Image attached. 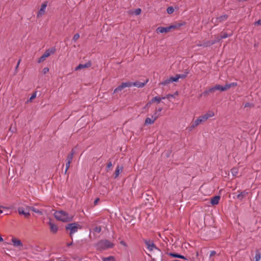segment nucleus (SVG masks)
Wrapping results in <instances>:
<instances>
[{
  "mask_svg": "<svg viewBox=\"0 0 261 261\" xmlns=\"http://www.w3.org/2000/svg\"><path fill=\"white\" fill-rule=\"evenodd\" d=\"M167 254H168L170 257H172L173 258H178L182 259H187V258L185 256L181 255L179 253H176V252H169V253L167 252Z\"/></svg>",
  "mask_w": 261,
  "mask_h": 261,
  "instance_id": "ddd939ff",
  "label": "nucleus"
},
{
  "mask_svg": "<svg viewBox=\"0 0 261 261\" xmlns=\"http://www.w3.org/2000/svg\"><path fill=\"white\" fill-rule=\"evenodd\" d=\"M56 51V49L55 47L46 49L44 53L38 59L37 62L40 63L43 62L46 58L55 53Z\"/></svg>",
  "mask_w": 261,
  "mask_h": 261,
  "instance_id": "20e7f679",
  "label": "nucleus"
},
{
  "mask_svg": "<svg viewBox=\"0 0 261 261\" xmlns=\"http://www.w3.org/2000/svg\"><path fill=\"white\" fill-rule=\"evenodd\" d=\"M152 118L153 119H151V118L149 117H147L145 120L144 125H148V124H153L154 121L157 119V116H151Z\"/></svg>",
  "mask_w": 261,
  "mask_h": 261,
  "instance_id": "a211bd4d",
  "label": "nucleus"
},
{
  "mask_svg": "<svg viewBox=\"0 0 261 261\" xmlns=\"http://www.w3.org/2000/svg\"><path fill=\"white\" fill-rule=\"evenodd\" d=\"M152 103L150 102V101H148L145 106L143 108V110H145L146 111H148L149 108L150 107Z\"/></svg>",
  "mask_w": 261,
  "mask_h": 261,
  "instance_id": "e433bc0d",
  "label": "nucleus"
},
{
  "mask_svg": "<svg viewBox=\"0 0 261 261\" xmlns=\"http://www.w3.org/2000/svg\"><path fill=\"white\" fill-rule=\"evenodd\" d=\"M142 12V10H141V9L140 8H137L135 10V11H134V13L136 15H139L141 14Z\"/></svg>",
  "mask_w": 261,
  "mask_h": 261,
  "instance_id": "37998d69",
  "label": "nucleus"
},
{
  "mask_svg": "<svg viewBox=\"0 0 261 261\" xmlns=\"http://www.w3.org/2000/svg\"><path fill=\"white\" fill-rule=\"evenodd\" d=\"M102 261H115V257L113 256H110L107 257H103Z\"/></svg>",
  "mask_w": 261,
  "mask_h": 261,
  "instance_id": "c756f323",
  "label": "nucleus"
},
{
  "mask_svg": "<svg viewBox=\"0 0 261 261\" xmlns=\"http://www.w3.org/2000/svg\"><path fill=\"white\" fill-rule=\"evenodd\" d=\"M99 201V198H96L94 201V204L95 205H96Z\"/></svg>",
  "mask_w": 261,
  "mask_h": 261,
  "instance_id": "864d4df0",
  "label": "nucleus"
},
{
  "mask_svg": "<svg viewBox=\"0 0 261 261\" xmlns=\"http://www.w3.org/2000/svg\"><path fill=\"white\" fill-rule=\"evenodd\" d=\"M185 24H186V22H184V21L181 22H175L174 23L171 24V25H169L170 31H171L172 30H178L180 27L185 25Z\"/></svg>",
  "mask_w": 261,
  "mask_h": 261,
  "instance_id": "1a4fd4ad",
  "label": "nucleus"
},
{
  "mask_svg": "<svg viewBox=\"0 0 261 261\" xmlns=\"http://www.w3.org/2000/svg\"><path fill=\"white\" fill-rule=\"evenodd\" d=\"M248 193V192L246 190H245L240 192V193L239 194L236 195V197L238 200L241 201L243 200L244 198H245L247 196Z\"/></svg>",
  "mask_w": 261,
  "mask_h": 261,
  "instance_id": "4468645a",
  "label": "nucleus"
},
{
  "mask_svg": "<svg viewBox=\"0 0 261 261\" xmlns=\"http://www.w3.org/2000/svg\"><path fill=\"white\" fill-rule=\"evenodd\" d=\"M195 126H194L193 125H192L191 126H190V129L191 130L192 128H194Z\"/></svg>",
  "mask_w": 261,
  "mask_h": 261,
  "instance_id": "338daca9",
  "label": "nucleus"
},
{
  "mask_svg": "<svg viewBox=\"0 0 261 261\" xmlns=\"http://www.w3.org/2000/svg\"><path fill=\"white\" fill-rule=\"evenodd\" d=\"M174 8L172 6L168 7L167 9V12L169 14H171L174 12Z\"/></svg>",
  "mask_w": 261,
  "mask_h": 261,
  "instance_id": "f704fd0d",
  "label": "nucleus"
},
{
  "mask_svg": "<svg viewBox=\"0 0 261 261\" xmlns=\"http://www.w3.org/2000/svg\"><path fill=\"white\" fill-rule=\"evenodd\" d=\"M71 162H67L66 163V171L68 170V169H69V168L70 167V163Z\"/></svg>",
  "mask_w": 261,
  "mask_h": 261,
  "instance_id": "3c124183",
  "label": "nucleus"
},
{
  "mask_svg": "<svg viewBox=\"0 0 261 261\" xmlns=\"http://www.w3.org/2000/svg\"><path fill=\"white\" fill-rule=\"evenodd\" d=\"M130 87L131 85L129 82L122 83L119 86L114 89L113 94L119 93L123 91L125 88Z\"/></svg>",
  "mask_w": 261,
  "mask_h": 261,
  "instance_id": "39448f33",
  "label": "nucleus"
},
{
  "mask_svg": "<svg viewBox=\"0 0 261 261\" xmlns=\"http://www.w3.org/2000/svg\"><path fill=\"white\" fill-rule=\"evenodd\" d=\"M215 39L214 40H213V42H214V44H215L216 43H217V42H219L220 41V40L221 39H222V38H220V36H215Z\"/></svg>",
  "mask_w": 261,
  "mask_h": 261,
  "instance_id": "ea45409f",
  "label": "nucleus"
},
{
  "mask_svg": "<svg viewBox=\"0 0 261 261\" xmlns=\"http://www.w3.org/2000/svg\"><path fill=\"white\" fill-rule=\"evenodd\" d=\"M49 71V68L48 67H45L42 69V73L45 74Z\"/></svg>",
  "mask_w": 261,
  "mask_h": 261,
  "instance_id": "de8ad7c7",
  "label": "nucleus"
},
{
  "mask_svg": "<svg viewBox=\"0 0 261 261\" xmlns=\"http://www.w3.org/2000/svg\"><path fill=\"white\" fill-rule=\"evenodd\" d=\"M255 25H261V20L259 19L254 22Z\"/></svg>",
  "mask_w": 261,
  "mask_h": 261,
  "instance_id": "8fccbe9b",
  "label": "nucleus"
},
{
  "mask_svg": "<svg viewBox=\"0 0 261 261\" xmlns=\"http://www.w3.org/2000/svg\"><path fill=\"white\" fill-rule=\"evenodd\" d=\"M213 44H214V42H213L212 40H208L204 41L202 44L198 45L203 47H210Z\"/></svg>",
  "mask_w": 261,
  "mask_h": 261,
  "instance_id": "4be33fe9",
  "label": "nucleus"
},
{
  "mask_svg": "<svg viewBox=\"0 0 261 261\" xmlns=\"http://www.w3.org/2000/svg\"><path fill=\"white\" fill-rule=\"evenodd\" d=\"M79 38H80V35L77 33L75 34L72 38V40L74 42H75Z\"/></svg>",
  "mask_w": 261,
  "mask_h": 261,
  "instance_id": "a18cd8bd",
  "label": "nucleus"
},
{
  "mask_svg": "<svg viewBox=\"0 0 261 261\" xmlns=\"http://www.w3.org/2000/svg\"><path fill=\"white\" fill-rule=\"evenodd\" d=\"M18 212L19 215H24V217L26 218H29L30 216V213L29 212L22 207H19L18 208Z\"/></svg>",
  "mask_w": 261,
  "mask_h": 261,
  "instance_id": "9b49d317",
  "label": "nucleus"
},
{
  "mask_svg": "<svg viewBox=\"0 0 261 261\" xmlns=\"http://www.w3.org/2000/svg\"><path fill=\"white\" fill-rule=\"evenodd\" d=\"M229 84H230L231 88L235 87L237 86V83H236V82L231 83H229Z\"/></svg>",
  "mask_w": 261,
  "mask_h": 261,
  "instance_id": "603ef678",
  "label": "nucleus"
},
{
  "mask_svg": "<svg viewBox=\"0 0 261 261\" xmlns=\"http://www.w3.org/2000/svg\"><path fill=\"white\" fill-rule=\"evenodd\" d=\"M224 88H225V90L226 91L228 89H230L231 88L230 86V84L229 83L228 84H226L225 85H224Z\"/></svg>",
  "mask_w": 261,
  "mask_h": 261,
  "instance_id": "09e8293b",
  "label": "nucleus"
},
{
  "mask_svg": "<svg viewBox=\"0 0 261 261\" xmlns=\"http://www.w3.org/2000/svg\"><path fill=\"white\" fill-rule=\"evenodd\" d=\"M215 19V18H212V22L214 23H218V22H216V20Z\"/></svg>",
  "mask_w": 261,
  "mask_h": 261,
  "instance_id": "e2e57ef3",
  "label": "nucleus"
},
{
  "mask_svg": "<svg viewBox=\"0 0 261 261\" xmlns=\"http://www.w3.org/2000/svg\"><path fill=\"white\" fill-rule=\"evenodd\" d=\"M91 65H92L91 62L90 61H89L88 62H87V63H86L85 64H80L78 66H77L75 67V70H78L82 69L83 68H88V67H91Z\"/></svg>",
  "mask_w": 261,
  "mask_h": 261,
  "instance_id": "f8f14e48",
  "label": "nucleus"
},
{
  "mask_svg": "<svg viewBox=\"0 0 261 261\" xmlns=\"http://www.w3.org/2000/svg\"><path fill=\"white\" fill-rule=\"evenodd\" d=\"M72 245H73V242L72 241L70 242V243H67V246L68 247L71 246H72Z\"/></svg>",
  "mask_w": 261,
  "mask_h": 261,
  "instance_id": "4d7b16f0",
  "label": "nucleus"
},
{
  "mask_svg": "<svg viewBox=\"0 0 261 261\" xmlns=\"http://www.w3.org/2000/svg\"><path fill=\"white\" fill-rule=\"evenodd\" d=\"M199 124H197L196 123V120H195L194 121V122L192 124V125H193L194 126H197L198 125H199Z\"/></svg>",
  "mask_w": 261,
  "mask_h": 261,
  "instance_id": "052dcab7",
  "label": "nucleus"
},
{
  "mask_svg": "<svg viewBox=\"0 0 261 261\" xmlns=\"http://www.w3.org/2000/svg\"><path fill=\"white\" fill-rule=\"evenodd\" d=\"M205 115V119H208V118L211 117H212L214 115V114L213 112L212 111H208L207 113H206L205 114H204Z\"/></svg>",
  "mask_w": 261,
  "mask_h": 261,
  "instance_id": "72a5a7b5",
  "label": "nucleus"
},
{
  "mask_svg": "<svg viewBox=\"0 0 261 261\" xmlns=\"http://www.w3.org/2000/svg\"><path fill=\"white\" fill-rule=\"evenodd\" d=\"M25 210L29 212L30 211V210H31L33 212L39 214L40 215H42L43 214L42 212L41 211L39 210L38 209L35 208L33 206H26Z\"/></svg>",
  "mask_w": 261,
  "mask_h": 261,
  "instance_id": "aec40b11",
  "label": "nucleus"
},
{
  "mask_svg": "<svg viewBox=\"0 0 261 261\" xmlns=\"http://www.w3.org/2000/svg\"><path fill=\"white\" fill-rule=\"evenodd\" d=\"M166 97H159V96H155L152 98L150 101L152 103L153 102H156L157 103H159L162 99H165Z\"/></svg>",
  "mask_w": 261,
  "mask_h": 261,
  "instance_id": "5701e85b",
  "label": "nucleus"
},
{
  "mask_svg": "<svg viewBox=\"0 0 261 261\" xmlns=\"http://www.w3.org/2000/svg\"><path fill=\"white\" fill-rule=\"evenodd\" d=\"M149 81L148 79H146L144 82H140L139 81H136L135 82H129L131 87L132 86L137 87L138 88L143 87Z\"/></svg>",
  "mask_w": 261,
  "mask_h": 261,
  "instance_id": "9d476101",
  "label": "nucleus"
},
{
  "mask_svg": "<svg viewBox=\"0 0 261 261\" xmlns=\"http://www.w3.org/2000/svg\"><path fill=\"white\" fill-rule=\"evenodd\" d=\"M143 241L145 244L146 245L147 249L149 250V248H150V243L151 242V240H147V239H143Z\"/></svg>",
  "mask_w": 261,
  "mask_h": 261,
  "instance_id": "473e14b6",
  "label": "nucleus"
},
{
  "mask_svg": "<svg viewBox=\"0 0 261 261\" xmlns=\"http://www.w3.org/2000/svg\"><path fill=\"white\" fill-rule=\"evenodd\" d=\"M220 196L215 195L213 196L211 199V203L212 205H216L218 204L220 199Z\"/></svg>",
  "mask_w": 261,
  "mask_h": 261,
  "instance_id": "f3484780",
  "label": "nucleus"
},
{
  "mask_svg": "<svg viewBox=\"0 0 261 261\" xmlns=\"http://www.w3.org/2000/svg\"><path fill=\"white\" fill-rule=\"evenodd\" d=\"M215 92L214 87H212L209 88L207 90H205L201 95H203L204 96H206L209 93H213Z\"/></svg>",
  "mask_w": 261,
  "mask_h": 261,
  "instance_id": "b1692460",
  "label": "nucleus"
},
{
  "mask_svg": "<svg viewBox=\"0 0 261 261\" xmlns=\"http://www.w3.org/2000/svg\"><path fill=\"white\" fill-rule=\"evenodd\" d=\"M112 166V162L110 161V160H109L108 161V163L107 165V167H106V171L107 172H108L110 169V168Z\"/></svg>",
  "mask_w": 261,
  "mask_h": 261,
  "instance_id": "c9c22d12",
  "label": "nucleus"
},
{
  "mask_svg": "<svg viewBox=\"0 0 261 261\" xmlns=\"http://www.w3.org/2000/svg\"><path fill=\"white\" fill-rule=\"evenodd\" d=\"M114 246V244L107 239L100 240L95 245L96 250L100 252L112 248Z\"/></svg>",
  "mask_w": 261,
  "mask_h": 261,
  "instance_id": "f03ea898",
  "label": "nucleus"
},
{
  "mask_svg": "<svg viewBox=\"0 0 261 261\" xmlns=\"http://www.w3.org/2000/svg\"><path fill=\"white\" fill-rule=\"evenodd\" d=\"M231 173L232 174V175L233 176H237V175L238 174V169L233 168L231 169Z\"/></svg>",
  "mask_w": 261,
  "mask_h": 261,
  "instance_id": "a19ab883",
  "label": "nucleus"
},
{
  "mask_svg": "<svg viewBox=\"0 0 261 261\" xmlns=\"http://www.w3.org/2000/svg\"><path fill=\"white\" fill-rule=\"evenodd\" d=\"M170 31H171L170 26L167 27H159L156 30V32L158 33H167Z\"/></svg>",
  "mask_w": 261,
  "mask_h": 261,
  "instance_id": "2eb2a0df",
  "label": "nucleus"
},
{
  "mask_svg": "<svg viewBox=\"0 0 261 261\" xmlns=\"http://www.w3.org/2000/svg\"><path fill=\"white\" fill-rule=\"evenodd\" d=\"M169 81L170 83L173 82H177L178 81L177 75H176L175 76H171L169 78Z\"/></svg>",
  "mask_w": 261,
  "mask_h": 261,
  "instance_id": "2f4dec72",
  "label": "nucleus"
},
{
  "mask_svg": "<svg viewBox=\"0 0 261 261\" xmlns=\"http://www.w3.org/2000/svg\"><path fill=\"white\" fill-rule=\"evenodd\" d=\"M189 71L187 69H186L185 70L184 73H183V74H177L176 75H177L178 80L179 79H185L187 76V75L189 73Z\"/></svg>",
  "mask_w": 261,
  "mask_h": 261,
  "instance_id": "393cba45",
  "label": "nucleus"
},
{
  "mask_svg": "<svg viewBox=\"0 0 261 261\" xmlns=\"http://www.w3.org/2000/svg\"><path fill=\"white\" fill-rule=\"evenodd\" d=\"M163 110V108H159L158 109H156L155 111L157 112V113L158 112H161Z\"/></svg>",
  "mask_w": 261,
  "mask_h": 261,
  "instance_id": "bf43d9fd",
  "label": "nucleus"
},
{
  "mask_svg": "<svg viewBox=\"0 0 261 261\" xmlns=\"http://www.w3.org/2000/svg\"><path fill=\"white\" fill-rule=\"evenodd\" d=\"M12 242L15 247L20 248L23 246V244L21 241L19 239H16L15 238H13L12 239Z\"/></svg>",
  "mask_w": 261,
  "mask_h": 261,
  "instance_id": "dca6fc26",
  "label": "nucleus"
},
{
  "mask_svg": "<svg viewBox=\"0 0 261 261\" xmlns=\"http://www.w3.org/2000/svg\"><path fill=\"white\" fill-rule=\"evenodd\" d=\"M36 97V92H35L32 94V95L30 97V98H29V99L28 100V101L31 102L33 100V99H35Z\"/></svg>",
  "mask_w": 261,
  "mask_h": 261,
  "instance_id": "79ce46f5",
  "label": "nucleus"
},
{
  "mask_svg": "<svg viewBox=\"0 0 261 261\" xmlns=\"http://www.w3.org/2000/svg\"><path fill=\"white\" fill-rule=\"evenodd\" d=\"M47 224L49 226V230L50 232H51L53 234H56L59 229L58 226L51 222V219H49V221Z\"/></svg>",
  "mask_w": 261,
  "mask_h": 261,
  "instance_id": "0eeeda50",
  "label": "nucleus"
},
{
  "mask_svg": "<svg viewBox=\"0 0 261 261\" xmlns=\"http://www.w3.org/2000/svg\"><path fill=\"white\" fill-rule=\"evenodd\" d=\"M170 83V82L169 81V79H167L166 80L164 81L163 82H161L160 83V84H161L162 85H164V86H165V85H168V84H169Z\"/></svg>",
  "mask_w": 261,
  "mask_h": 261,
  "instance_id": "c03bdc74",
  "label": "nucleus"
},
{
  "mask_svg": "<svg viewBox=\"0 0 261 261\" xmlns=\"http://www.w3.org/2000/svg\"><path fill=\"white\" fill-rule=\"evenodd\" d=\"M231 34H230L229 35H228L226 32H222V34L220 36V38L225 39V38H226L227 37H228V36H231Z\"/></svg>",
  "mask_w": 261,
  "mask_h": 261,
  "instance_id": "4c0bfd02",
  "label": "nucleus"
},
{
  "mask_svg": "<svg viewBox=\"0 0 261 261\" xmlns=\"http://www.w3.org/2000/svg\"><path fill=\"white\" fill-rule=\"evenodd\" d=\"M178 95V92L176 91L174 94H168L165 96L167 98H170V97L175 98V96Z\"/></svg>",
  "mask_w": 261,
  "mask_h": 261,
  "instance_id": "7c9ffc66",
  "label": "nucleus"
},
{
  "mask_svg": "<svg viewBox=\"0 0 261 261\" xmlns=\"http://www.w3.org/2000/svg\"><path fill=\"white\" fill-rule=\"evenodd\" d=\"M216 251H214V250L212 251L211 252V253H210V257H212V256H213L215 255L216 254Z\"/></svg>",
  "mask_w": 261,
  "mask_h": 261,
  "instance_id": "5fc2aeb1",
  "label": "nucleus"
},
{
  "mask_svg": "<svg viewBox=\"0 0 261 261\" xmlns=\"http://www.w3.org/2000/svg\"><path fill=\"white\" fill-rule=\"evenodd\" d=\"M7 208V207L4 206H2V205H0V214H2L3 213V211L1 210V208Z\"/></svg>",
  "mask_w": 261,
  "mask_h": 261,
  "instance_id": "6e6d98bb",
  "label": "nucleus"
},
{
  "mask_svg": "<svg viewBox=\"0 0 261 261\" xmlns=\"http://www.w3.org/2000/svg\"><path fill=\"white\" fill-rule=\"evenodd\" d=\"M123 167V166H119L118 165L115 171L114 172V178H117L119 175L120 174V172L122 171Z\"/></svg>",
  "mask_w": 261,
  "mask_h": 261,
  "instance_id": "412c9836",
  "label": "nucleus"
},
{
  "mask_svg": "<svg viewBox=\"0 0 261 261\" xmlns=\"http://www.w3.org/2000/svg\"><path fill=\"white\" fill-rule=\"evenodd\" d=\"M120 244L124 246H126V243L123 241H121Z\"/></svg>",
  "mask_w": 261,
  "mask_h": 261,
  "instance_id": "680f3d73",
  "label": "nucleus"
},
{
  "mask_svg": "<svg viewBox=\"0 0 261 261\" xmlns=\"http://www.w3.org/2000/svg\"><path fill=\"white\" fill-rule=\"evenodd\" d=\"M215 91L220 90V91H225L224 86L221 85H216L214 87Z\"/></svg>",
  "mask_w": 261,
  "mask_h": 261,
  "instance_id": "bb28decb",
  "label": "nucleus"
},
{
  "mask_svg": "<svg viewBox=\"0 0 261 261\" xmlns=\"http://www.w3.org/2000/svg\"><path fill=\"white\" fill-rule=\"evenodd\" d=\"M54 216L57 220L63 222H71L73 219V216H69L68 213L63 210L56 211Z\"/></svg>",
  "mask_w": 261,
  "mask_h": 261,
  "instance_id": "f257e3e1",
  "label": "nucleus"
},
{
  "mask_svg": "<svg viewBox=\"0 0 261 261\" xmlns=\"http://www.w3.org/2000/svg\"><path fill=\"white\" fill-rule=\"evenodd\" d=\"M228 18V15L227 14H224L219 17L215 18V19L216 20V22H221L222 21L226 20Z\"/></svg>",
  "mask_w": 261,
  "mask_h": 261,
  "instance_id": "6ab92c4d",
  "label": "nucleus"
},
{
  "mask_svg": "<svg viewBox=\"0 0 261 261\" xmlns=\"http://www.w3.org/2000/svg\"><path fill=\"white\" fill-rule=\"evenodd\" d=\"M205 115H202L199 116L196 120L197 124H200L202 122H204L207 120V119H205Z\"/></svg>",
  "mask_w": 261,
  "mask_h": 261,
  "instance_id": "a878e982",
  "label": "nucleus"
},
{
  "mask_svg": "<svg viewBox=\"0 0 261 261\" xmlns=\"http://www.w3.org/2000/svg\"><path fill=\"white\" fill-rule=\"evenodd\" d=\"M3 241H4V240H3V238L2 237V236L0 235V242H2Z\"/></svg>",
  "mask_w": 261,
  "mask_h": 261,
  "instance_id": "69168bd1",
  "label": "nucleus"
},
{
  "mask_svg": "<svg viewBox=\"0 0 261 261\" xmlns=\"http://www.w3.org/2000/svg\"><path fill=\"white\" fill-rule=\"evenodd\" d=\"M152 261H156L155 258H151Z\"/></svg>",
  "mask_w": 261,
  "mask_h": 261,
  "instance_id": "774afa93",
  "label": "nucleus"
},
{
  "mask_svg": "<svg viewBox=\"0 0 261 261\" xmlns=\"http://www.w3.org/2000/svg\"><path fill=\"white\" fill-rule=\"evenodd\" d=\"M148 255L151 257V256L150 255V254H148ZM163 252H162V251L159 249H157V250L155 251L154 253H153V258H155V260L157 259L158 260H161V261H163Z\"/></svg>",
  "mask_w": 261,
  "mask_h": 261,
  "instance_id": "423d86ee",
  "label": "nucleus"
},
{
  "mask_svg": "<svg viewBox=\"0 0 261 261\" xmlns=\"http://www.w3.org/2000/svg\"><path fill=\"white\" fill-rule=\"evenodd\" d=\"M48 2L45 1L42 4L41 6V8H40L38 12L37 13V17H39L42 16L43 15L45 14V9L47 6Z\"/></svg>",
  "mask_w": 261,
  "mask_h": 261,
  "instance_id": "6e6552de",
  "label": "nucleus"
},
{
  "mask_svg": "<svg viewBox=\"0 0 261 261\" xmlns=\"http://www.w3.org/2000/svg\"><path fill=\"white\" fill-rule=\"evenodd\" d=\"M20 62V59L18 61V63H17V64L16 66V69H17V68H18V66H19V64Z\"/></svg>",
  "mask_w": 261,
  "mask_h": 261,
  "instance_id": "0e129e2a",
  "label": "nucleus"
},
{
  "mask_svg": "<svg viewBox=\"0 0 261 261\" xmlns=\"http://www.w3.org/2000/svg\"><path fill=\"white\" fill-rule=\"evenodd\" d=\"M261 256L259 253H256L255 256V261H259L260 259Z\"/></svg>",
  "mask_w": 261,
  "mask_h": 261,
  "instance_id": "49530a36",
  "label": "nucleus"
},
{
  "mask_svg": "<svg viewBox=\"0 0 261 261\" xmlns=\"http://www.w3.org/2000/svg\"><path fill=\"white\" fill-rule=\"evenodd\" d=\"M160 114H158L157 112L155 111L154 114L152 115L153 116H157V118L159 117Z\"/></svg>",
  "mask_w": 261,
  "mask_h": 261,
  "instance_id": "13d9d810",
  "label": "nucleus"
},
{
  "mask_svg": "<svg viewBox=\"0 0 261 261\" xmlns=\"http://www.w3.org/2000/svg\"><path fill=\"white\" fill-rule=\"evenodd\" d=\"M82 226L80 225L77 222H73L68 223L65 226L66 231H69V234L70 238L72 239L73 234L77 231L78 229H81Z\"/></svg>",
  "mask_w": 261,
  "mask_h": 261,
  "instance_id": "7ed1b4c3",
  "label": "nucleus"
},
{
  "mask_svg": "<svg viewBox=\"0 0 261 261\" xmlns=\"http://www.w3.org/2000/svg\"><path fill=\"white\" fill-rule=\"evenodd\" d=\"M153 249H155L156 251V250H157V249H159L154 244V243H153V241L151 240L150 245V248H149V250L152 251V250H153Z\"/></svg>",
  "mask_w": 261,
  "mask_h": 261,
  "instance_id": "c85d7f7f",
  "label": "nucleus"
},
{
  "mask_svg": "<svg viewBox=\"0 0 261 261\" xmlns=\"http://www.w3.org/2000/svg\"><path fill=\"white\" fill-rule=\"evenodd\" d=\"M74 153V151L73 149H72L71 150V151H70V153L68 155V156L67 157V162H72Z\"/></svg>",
  "mask_w": 261,
  "mask_h": 261,
  "instance_id": "cd10ccee",
  "label": "nucleus"
},
{
  "mask_svg": "<svg viewBox=\"0 0 261 261\" xmlns=\"http://www.w3.org/2000/svg\"><path fill=\"white\" fill-rule=\"evenodd\" d=\"M93 230L95 232L99 233L101 231V227L100 226H97L93 228Z\"/></svg>",
  "mask_w": 261,
  "mask_h": 261,
  "instance_id": "58836bf2",
  "label": "nucleus"
}]
</instances>
